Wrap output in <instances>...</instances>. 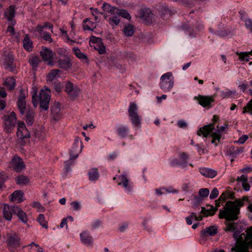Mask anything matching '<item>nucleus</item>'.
I'll return each instance as SVG.
<instances>
[{
  "mask_svg": "<svg viewBox=\"0 0 252 252\" xmlns=\"http://www.w3.org/2000/svg\"><path fill=\"white\" fill-rule=\"evenodd\" d=\"M15 181L17 184L22 185H25L29 182V178L27 176L24 175H21L16 177L15 178Z\"/></svg>",
  "mask_w": 252,
  "mask_h": 252,
  "instance_id": "40",
  "label": "nucleus"
},
{
  "mask_svg": "<svg viewBox=\"0 0 252 252\" xmlns=\"http://www.w3.org/2000/svg\"><path fill=\"white\" fill-rule=\"evenodd\" d=\"M54 89L55 91L59 93L62 92L63 89V86L59 81H56L54 83Z\"/></svg>",
  "mask_w": 252,
  "mask_h": 252,
  "instance_id": "54",
  "label": "nucleus"
},
{
  "mask_svg": "<svg viewBox=\"0 0 252 252\" xmlns=\"http://www.w3.org/2000/svg\"><path fill=\"white\" fill-rule=\"evenodd\" d=\"M117 15L119 16H120L127 20H130L131 18L130 14L128 13V12L126 10L124 9H119Z\"/></svg>",
  "mask_w": 252,
  "mask_h": 252,
  "instance_id": "46",
  "label": "nucleus"
},
{
  "mask_svg": "<svg viewBox=\"0 0 252 252\" xmlns=\"http://www.w3.org/2000/svg\"><path fill=\"white\" fill-rule=\"evenodd\" d=\"M61 71L57 69H54L50 71L47 76L46 80L48 82H52L57 77H59V73Z\"/></svg>",
  "mask_w": 252,
  "mask_h": 252,
  "instance_id": "32",
  "label": "nucleus"
},
{
  "mask_svg": "<svg viewBox=\"0 0 252 252\" xmlns=\"http://www.w3.org/2000/svg\"><path fill=\"white\" fill-rule=\"evenodd\" d=\"M27 94L23 89L20 90V94L18 98L17 106L21 114L24 115L26 113V110L29 108L26 106V102L25 98Z\"/></svg>",
  "mask_w": 252,
  "mask_h": 252,
  "instance_id": "11",
  "label": "nucleus"
},
{
  "mask_svg": "<svg viewBox=\"0 0 252 252\" xmlns=\"http://www.w3.org/2000/svg\"><path fill=\"white\" fill-rule=\"evenodd\" d=\"M48 27L50 29H52L53 28V26L52 24L49 22H45L44 23L43 26L40 25H37L35 27V31L38 32H41L43 31V30L45 28Z\"/></svg>",
  "mask_w": 252,
  "mask_h": 252,
  "instance_id": "42",
  "label": "nucleus"
},
{
  "mask_svg": "<svg viewBox=\"0 0 252 252\" xmlns=\"http://www.w3.org/2000/svg\"><path fill=\"white\" fill-rule=\"evenodd\" d=\"M199 195L202 198L203 197H206L208 196L209 194V190L207 188L201 189L199 190Z\"/></svg>",
  "mask_w": 252,
  "mask_h": 252,
  "instance_id": "52",
  "label": "nucleus"
},
{
  "mask_svg": "<svg viewBox=\"0 0 252 252\" xmlns=\"http://www.w3.org/2000/svg\"><path fill=\"white\" fill-rule=\"evenodd\" d=\"M3 120V130L7 134L11 133L16 124V117L14 112L10 113L9 115H4L2 117Z\"/></svg>",
  "mask_w": 252,
  "mask_h": 252,
  "instance_id": "3",
  "label": "nucleus"
},
{
  "mask_svg": "<svg viewBox=\"0 0 252 252\" xmlns=\"http://www.w3.org/2000/svg\"><path fill=\"white\" fill-rule=\"evenodd\" d=\"M233 196V194L228 191L223 192L219 197V200H221L223 201L227 198H231Z\"/></svg>",
  "mask_w": 252,
  "mask_h": 252,
  "instance_id": "45",
  "label": "nucleus"
},
{
  "mask_svg": "<svg viewBox=\"0 0 252 252\" xmlns=\"http://www.w3.org/2000/svg\"><path fill=\"white\" fill-rule=\"evenodd\" d=\"M73 51L77 58L82 61H84L86 63H89V60L86 55L82 53L78 48L74 47L73 49Z\"/></svg>",
  "mask_w": 252,
  "mask_h": 252,
  "instance_id": "29",
  "label": "nucleus"
},
{
  "mask_svg": "<svg viewBox=\"0 0 252 252\" xmlns=\"http://www.w3.org/2000/svg\"><path fill=\"white\" fill-rule=\"evenodd\" d=\"M218 120L219 117L216 115H214L213 119V123L209 125H205L200 128L199 129L197 130V135L199 136H203L204 137H207L208 135L215 129V123L217 122Z\"/></svg>",
  "mask_w": 252,
  "mask_h": 252,
  "instance_id": "9",
  "label": "nucleus"
},
{
  "mask_svg": "<svg viewBox=\"0 0 252 252\" xmlns=\"http://www.w3.org/2000/svg\"><path fill=\"white\" fill-rule=\"evenodd\" d=\"M101 224L100 220H96L92 222L91 224L92 229H95L98 228Z\"/></svg>",
  "mask_w": 252,
  "mask_h": 252,
  "instance_id": "57",
  "label": "nucleus"
},
{
  "mask_svg": "<svg viewBox=\"0 0 252 252\" xmlns=\"http://www.w3.org/2000/svg\"><path fill=\"white\" fill-rule=\"evenodd\" d=\"M11 167L15 172H19L25 168V164L22 159L18 156H14L10 162Z\"/></svg>",
  "mask_w": 252,
  "mask_h": 252,
  "instance_id": "14",
  "label": "nucleus"
},
{
  "mask_svg": "<svg viewBox=\"0 0 252 252\" xmlns=\"http://www.w3.org/2000/svg\"><path fill=\"white\" fill-rule=\"evenodd\" d=\"M63 37L65 39V42L70 45H73L74 43H79V42L77 41L75 39H71L68 35L67 32H65V34Z\"/></svg>",
  "mask_w": 252,
  "mask_h": 252,
  "instance_id": "51",
  "label": "nucleus"
},
{
  "mask_svg": "<svg viewBox=\"0 0 252 252\" xmlns=\"http://www.w3.org/2000/svg\"><path fill=\"white\" fill-rule=\"evenodd\" d=\"M30 135V132L26 128L25 123L23 122H19L17 131L18 143L21 145H24L26 143L25 140L28 138Z\"/></svg>",
  "mask_w": 252,
  "mask_h": 252,
  "instance_id": "5",
  "label": "nucleus"
},
{
  "mask_svg": "<svg viewBox=\"0 0 252 252\" xmlns=\"http://www.w3.org/2000/svg\"><path fill=\"white\" fill-rule=\"evenodd\" d=\"M193 206L196 207L199 205L203 200V198L200 196L193 195Z\"/></svg>",
  "mask_w": 252,
  "mask_h": 252,
  "instance_id": "53",
  "label": "nucleus"
},
{
  "mask_svg": "<svg viewBox=\"0 0 252 252\" xmlns=\"http://www.w3.org/2000/svg\"><path fill=\"white\" fill-rule=\"evenodd\" d=\"M17 209V206H9L7 204H4L2 209L3 218L7 220H11L12 215L15 213V212L18 210Z\"/></svg>",
  "mask_w": 252,
  "mask_h": 252,
  "instance_id": "12",
  "label": "nucleus"
},
{
  "mask_svg": "<svg viewBox=\"0 0 252 252\" xmlns=\"http://www.w3.org/2000/svg\"><path fill=\"white\" fill-rule=\"evenodd\" d=\"M129 132L128 126L124 125L119 126L117 128V132L118 135L122 137H125L127 136Z\"/></svg>",
  "mask_w": 252,
  "mask_h": 252,
  "instance_id": "28",
  "label": "nucleus"
},
{
  "mask_svg": "<svg viewBox=\"0 0 252 252\" xmlns=\"http://www.w3.org/2000/svg\"><path fill=\"white\" fill-rule=\"evenodd\" d=\"M23 47L26 50L28 51H31L32 50L33 48L32 42L31 40L29 34H26L24 37L23 40Z\"/></svg>",
  "mask_w": 252,
  "mask_h": 252,
  "instance_id": "26",
  "label": "nucleus"
},
{
  "mask_svg": "<svg viewBox=\"0 0 252 252\" xmlns=\"http://www.w3.org/2000/svg\"><path fill=\"white\" fill-rule=\"evenodd\" d=\"M18 210L15 212L19 219L24 223H26L28 221L27 214L18 207Z\"/></svg>",
  "mask_w": 252,
  "mask_h": 252,
  "instance_id": "37",
  "label": "nucleus"
},
{
  "mask_svg": "<svg viewBox=\"0 0 252 252\" xmlns=\"http://www.w3.org/2000/svg\"><path fill=\"white\" fill-rule=\"evenodd\" d=\"M199 172L203 176L213 178L217 175V171L207 167H201L199 169Z\"/></svg>",
  "mask_w": 252,
  "mask_h": 252,
  "instance_id": "20",
  "label": "nucleus"
},
{
  "mask_svg": "<svg viewBox=\"0 0 252 252\" xmlns=\"http://www.w3.org/2000/svg\"><path fill=\"white\" fill-rule=\"evenodd\" d=\"M96 27L95 23L90 21L89 19H85L83 23V28L85 31H93Z\"/></svg>",
  "mask_w": 252,
  "mask_h": 252,
  "instance_id": "27",
  "label": "nucleus"
},
{
  "mask_svg": "<svg viewBox=\"0 0 252 252\" xmlns=\"http://www.w3.org/2000/svg\"><path fill=\"white\" fill-rule=\"evenodd\" d=\"M208 206L210 207V208L207 209L208 210V213H207V216L214 215L217 211V208H215L212 205H209Z\"/></svg>",
  "mask_w": 252,
  "mask_h": 252,
  "instance_id": "59",
  "label": "nucleus"
},
{
  "mask_svg": "<svg viewBox=\"0 0 252 252\" xmlns=\"http://www.w3.org/2000/svg\"><path fill=\"white\" fill-rule=\"evenodd\" d=\"M228 221L225 222L226 227L223 228L225 232H233L237 229L236 223L234 222H229Z\"/></svg>",
  "mask_w": 252,
  "mask_h": 252,
  "instance_id": "39",
  "label": "nucleus"
},
{
  "mask_svg": "<svg viewBox=\"0 0 252 252\" xmlns=\"http://www.w3.org/2000/svg\"><path fill=\"white\" fill-rule=\"evenodd\" d=\"M218 229L216 226H210L206 227L205 229L201 231V234L204 237H206L208 235L214 236L217 233Z\"/></svg>",
  "mask_w": 252,
  "mask_h": 252,
  "instance_id": "23",
  "label": "nucleus"
},
{
  "mask_svg": "<svg viewBox=\"0 0 252 252\" xmlns=\"http://www.w3.org/2000/svg\"><path fill=\"white\" fill-rule=\"evenodd\" d=\"M65 92L71 100H74L78 96L80 90L77 85L67 81L65 85Z\"/></svg>",
  "mask_w": 252,
  "mask_h": 252,
  "instance_id": "7",
  "label": "nucleus"
},
{
  "mask_svg": "<svg viewBox=\"0 0 252 252\" xmlns=\"http://www.w3.org/2000/svg\"><path fill=\"white\" fill-rule=\"evenodd\" d=\"M123 31L126 36H131L134 33V27L130 24L126 25L123 29Z\"/></svg>",
  "mask_w": 252,
  "mask_h": 252,
  "instance_id": "38",
  "label": "nucleus"
},
{
  "mask_svg": "<svg viewBox=\"0 0 252 252\" xmlns=\"http://www.w3.org/2000/svg\"><path fill=\"white\" fill-rule=\"evenodd\" d=\"M30 246L31 249L34 251L37 252H43V249L33 242L30 244Z\"/></svg>",
  "mask_w": 252,
  "mask_h": 252,
  "instance_id": "56",
  "label": "nucleus"
},
{
  "mask_svg": "<svg viewBox=\"0 0 252 252\" xmlns=\"http://www.w3.org/2000/svg\"><path fill=\"white\" fill-rule=\"evenodd\" d=\"M26 120L27 124L29 126H32L34 121V113L33 111L29 108L26 110Z\"/></svg>",
  "mask_w": 252,
  "mask_h": 252,
  "instance_id": "24",
  "label": "nucleus"
},
{
  "mask_svg": "<svg viewBox=\"0 0 252 252\" xmlns=\"http://www.w3.org/2000/svg\"><path fill=\"white\" fill-rule=\"evenodd\" d=\"M248 197L244 196L242 199L234 201H227L223 210H220L219 217L225 219L226 221L236 220L239 218L240 207L244 205V201H248Z\"/></svg>",
  "mask_w": 252,
  "mask_h": 252,
  "instance_id": "1",
  "label": "nucleus"
},
{
  "mask_svg": "<svg viewBox=\"0 0 252 252\" xmlns=\"http://www.w3.org/2000/svg\"><path fill=\"white\" fill-rule=\"evenodd\" d=\"M38 221L43 227L48 228L47 222L45 220L44 216L43 214H40L37 219Z\"/></svg>",
  "mask_w": 252,
  "mask_h": 252,
  "instance_id": "47",
  "label": "nucleus"
},
{
  "mask_svg": "<svg viewBox=\"0 0 252 252\" xmlns=\"http://www.w3.org/2000/svg\"><path fill=\"white\" fill-rule=\"evenodd\" d=\"M41 62L39 58L36 56H31L29 59L30 64L34 69L36 68Z\"/></svg>",
  "mask_w": 252,
  "mask_h": 252,
  "instance_id": "36",
  "label": "nucleus"
},
{
  "mask_svg": "<svg viewBox=\"0 0 252 252\" xmlns=\"http://www.w3.org/2000/svg\"><path fill=\"white\" fill-rule=\"evenodd\" d=\"M89 180L92 181H95L99 178V173L97 168L91 169L89 173Z\"/></svg>",
  "mask_w": 252,
  "mask_h": 252,
  "instance_id": "35",
  "label": "nucleus"
},
{
  "mask_svg": "<svg viewBox=\"0 0 252 252\" xmlns=\"http://www.w3.org/2000/svg\"><path fill=\"white\" fill-rule=\"evenodd\" d=\"M94 48L98 51L100 54H103L105 53V47L102 42L98 43V44H96V46H94Z\"/></svg>",
  "mask_w": 252,
  "mask_h": 252,
  "instance_id": "50",
  "label": "nucleus"
},
{
  "mask_svg": "<svg viewBox=\"0 0 252 252\" xmlns=\"http://www.w3.org/2000/svg\"><path fill=\"white\" fill-rule=\"evenodd\" d=\"M247 112H249L252 115V99L248 102L246 106L243 108L242 113L245 114Z\"/></svg>",
  "mask_w": 252,
  "mask_h": 252,
  "instance_id": "48",
  "label": "nucleus"
},
{
  "mask_svg": "<svg viewBox=\"0 0 252 252\" xmlns=\"http://www.w3.org/2000/svg\"><path fill=\"white\" fill-rule=\"evenodd\" d=\"M246 240L242 241L237 239L235 246L231 248V251L235 252H249L250 247L252 248V226L249 227L246 231Z\"/></svg>",
  "mask_w": 252,
  "mask_h": 252,
  "instance_id": "2",
  "label": "nucleus"
},
{
  "mask_svg": "<svg viewBox=\"0 0 252 252\" xmlns=\"http://www.w3.org/2000/svg\"><path fill=\"white\" fill-rule=\"evenodd\" d=\"M245 26L251 32H252V20L248 19L245 21Z\"/></svg>",
  "mask_w": 252,
  "mask_h": 252,
  "instance_id": "62",
  "label": "nucleus"
},
{
  "mask_svg": "<svg viewBox=\"0 0 252 252\" xmlns=\"http://www.w3.org/2000/svg\"><path fill=\"white\" fill-rule=\"evenodd\" d=\"M174 84L171 72H167L160 77V87L164 92L170 91Z\"/></svg>",
  "mask_w": 252,
  "mask_h": 252,
  "instance_id": "4",
  "label": "nucleus"
},
{
  "mask_svg": "<svg viewBox=\"0 0 252 252\" xmlns=\"http://www.w3.org/2000/svg\"><path fill=\"white\" fill-rule=\"evenodd\" d=\"M180 161L182 163L183 167H185L187 166V160L189 158V155L187 153L182 152L179 154Z\"/></svg>",
  "mask_w": 252,
  "mask_h": 252,
  "instance_id": "41",
  "label": "nucleus"
},
{
  "mask_svg": "<svg viewBox=\"0 0 252 252\" xmlns=\"http://www.w3.org/2000/svg\"><path fill=\"white\" fill-rule=\"evenodd\" d=\"M16 80L13 77H8L5 79L3 85L6 87L9 91H12L15 89L16 87Z\"/></svg>",
  "mask_w": 252,
  "mask_h": 252,
  "instance_id": "25",
  "label": "nucleus"
},
{
  "mask_svg": "<svg viewBox=\"0 0 252 252\" xmlns=\"http://www.w3.org/2000/svg\"><path fill=\"white\" fill-rule=\"evenodd\" d=\"M7 32L10 33L11 35H14L15 34V31L13 27V25L10 23V25H9L7 29Z\"/></svg>",
  "mask_w": 252,
  "mask_h": 252,
  "instance_id": "64",
  "label": "nucleus"
},
{
  "mask_svg": "<svg viewBox=\"0 0 252 252\" xmlns=\"http://www.w3.org/2000/svg\"><path fill=\"white\" fill-rule=\"evenodd\" d=\"M71 205L73 210L77 211L80 209V205L78 202L74 201L71 203Z\"/></svg>",
  "mask_w": 252,
  "mask_h": 252,
  "instance_id": "63",
  "label": "nucleus"
},
{
  "mask_svg": "<svg viewBox=\"0 0 252 252\" xmlns=\"http://www.w3.org/2000/svg\"><path fill=\"white\" fill-rule=\"evenodd\" d=\"M4 65L5 68L10 71H12L15 67L14 63V57L9 54L6 55L4 57Z\"/></svg>",
  "mask_w": 252,
  "mask_h": 252,
  "instance_id": "19",
  "label": "nucleus"
},
{
  "mask_svg": "<svg viewBox=\"0 0 252 252\" xmlns=\"http://www.w3.org/2000/svg\"><path fill=\"white\" fill-rule=\"evenodd\" d=\"M51 114L55 120H58L60 117L61 105L59 103L56 102L51 107Z\"/></svg>",
  "mask_w": 252,
  "mask_h": 252,
  "instance_id": "22",
  "label": "nucleus"
},
{
  "mask_svg": "<svg viewBox=\"0 0 252 252\" xmlns=\"http://www.w3.org/2000/svg\"><path fill=\"white\" fill-rule=\"evenodd\" d=\"M171 165L173 167L177 166V165H181L183 167L182 163L181 162V161L178 160L177 158H174L171 160Z\"/></svg>",
  "mask_w": 252,
  "mask_h": 252,
  "instance_id": "61",
  "label": "nucleus"
},
{
  "mask_svg": "<svg viewBox=\"0 0 252 252\" xmlns=\"http://www.w3.org/2000/svg\"><path fill=\"white\" fill-rule=\"evenodd\" d=\"M15 6L12 5L7 8L4 12L5 17L8 21L11 23L12 25H14L16 24V21L14 19L15 14Z\"/></svg>",
  "mask_w": 252,
  "mask_h": 252,
  "instance_id": "18",
  "label": "nucleus"
},
{
  "mask_svg": "<svg viewBox=\"0 0 252 252\" xmlns=\"http://www.w3.org/2000/svg\"><path fill=\"white\" fill-rule=\"evenodd\" d=\"M212 136L213 137V140H212V143H214L216 140L220 141L221 138V134L219 133V132H212Z\"/></svg>",
  "mask_w": 252,
  "mask_h": 252,
  "instance_id": "58",
  "label": "nucleus"
},
{
  "mask_svg": "<svg viewBox=\"0 0 252 252\" xmlns=\"http://www.w3.org/2000/svg\"><path fill=\"white\" fill-rule=\"evenodd\" d=\"M120 179L122 181V182L119 183L118 184V185L122 184L123 187L126 189L127 191H130L131 190L132 187L129 184L128 180L127 179V178L126 177V176L124 175L120 176Z\"/></svg>",
  "mask_w": 252,
  "mask_h": 252,
  "instance_id": "33",
  "label": "nucleus"
},
{
  "mask_svg": "<svg viewBox=\"0 0 252 252\" xmlns=\"http://www.w3.org/2000/svg\"><path fill=\"white\" fill-rule=\"evenodd\" d=\"M249 55L248 52H241L239 54V59L242 61H245L246 62L249 61Z\"/></svg>",
  "mask_w": 252,
  "mask_h": 252,
  "instance_id": "55",
  "label": "nucleus"
},
{
  "mask_svg": "<svg viewBox=\"0 0 252 252\" xmlns=\"http://www.w3.org/2000/svg\"><path fill=\"white\" fill-rule=\"evenodd\" d=\"M132 124L137 128H140L141 126V116L138 115L129 116Z\"/></svg>",
  "mask_w": 252,
  "mask_h": 252,
  "instance_id": "31",
  "label": "nucleus"
},
{
  "mask_svg": "<svg viewBox=\"0 0 252 252\" xmlns=\"http://www.w3.org/2000/svg\"><path fill=\"white\" fill-rule=\"evenodd\" d=\"M58 64L60 68L66 70L70 68L72 66L70 59L69 57L66 55H62L59 57Z\"/></svg>",
  "mask_w": 252,
  "mask_h": 252,
  "instance_id": "16",
  "label": "nucleus"
},
{
  "mask_svg": "<svg viewBox=\"0 0 252 252\" xmlns=\"http://www.w3.org/2000/svg\"><path fill=\"white\" fill-rule=\"evenodd\" d=\"M51 98L50 90L47 88L41 90L39 94L40 106L45 110L49 108V104Z\"/></svg>",
  "mask_w": 252,
  "mask_h": 252,
  "instance_id": "6",
  "label": "nucleus"
},
{
  "mask_svg": "<svg viewBox=\"0 0 252 252\" xmlns=\"http://www.w3.org/2000/svg\"><path fill=\"white\" fill-rule=\"evenodd\" d=\"M105 18L112 26H117L120 22V19L119 17V16L117 15H113L109 16H105Z\"/></svg>",
  "mask_w": 252,
  "mask_h": 252,
  "instance_id": "30",
  "label": "nucleus"
},
{
  "mask_svg": "<svg viewBox=\"0 0 252 252\" xmlns=\"http://www.w3.org/2000/svg\"><path fill=\"white\" fill-rule=\"evenodd\" d=\"M7 179V176L3 172H1V175L0 177V189H3L5 187L4 186V183Z\"/></svg>",
  "mask_w": 252,
  "mask_h": 252,
  "instance_id": "49",
  "label": "nucleus"
},
{
  "mask_svg": "<svg viewBox=\"0 0 252 252\" xmlns=\"http://www.w3.org/2000/svg\"><path fill=\"white\" fill-rule=\"evenodd\" d=\"M153 13L149 9L142 10L141 16L143 19L151 20L152 18Z\"/></svg>",
  "mask_w": 252,
  "mask_h": 252,
  "instance_id": "43",
  "label": "nucleus"
},
{
  "mask_svg": "<svg viewBox=\"0 0 252 252\" xmlns=\"http://www.w3.org/2000/svg\"><path fill=\"white\" fill-rule=\"evenodd\" d=\"M41 37L45 41L51 43L53 41L52 38H51V34L46 32H38Z\"/></svg>",
  "mask_w": 252,
  "mask_h": 252,
  "instance_id": "44",
  "label": "nucleus"
},
{
  "mask_svg": "<svg viewBox=\"0 0 252 252\" xmlns=\"http://www.w3.org/2000/svg\"><path fill=\"white\" fill-rule=\"evenodd\" d=\"M81 241L83 244L88 247H92L94 244L93 237L88 231H84L80 235Z\"/></svg>",
  "mask_w": 252,
  "mask_h": 252,
  "instance_id": "17",
  "label": "nucleus"
},
{
  "mask_svg": "<svg viewBox=\"0 0 252 252\" xmlns=\"http://www.w3.org/2000/svg\"><path fill=\"white\" fill-rule=\"evenodd\" d=\"M138 106L135 102L130 103L128 109L129 116L138 115Z\"/></svg>",
  "mask_w": 252,
  "mask_h": 252,
  "instance_id": "34",
  "label": "nucleus"
},
{
  "mask_svg": "<svg viewBox=\"0 0 252 252\" xmlns=\"http://www.w3.org/2000/svg\"><path fill=\"white\" fill-rule=\"evenodd\" d=\"M194 99L198 101L199 104L204 107H211V104L214 102L212 96L201 95L199 94L194 97Z\"/></svg>",
  "mask_w": 252,
  "mask_h": 252,
  "instance_id": "15",
  "label": "nucleus"
},
{
  "mask_svg": "<svg viewBox=\"0 0 252 252\" xmlns=\"http://www.w3.org/2000/svg\"><path fill=\"white\" fill-rule=\"evenodd\" d=\"M83 149V144L78 137L75 138L72 149L70 151V159L77 158Z\"/></svg>",
  "mask_w": 252,
  "mask_h": 252,
  "instance_id": "8",
  "label": "nucleus"
},
{
  "mask_svg": "<svg viewBox=\"0 0 252 252\" xmlns=\"http://www.w3.org/2000/svg\"><path fill=\"white\" fill-rule=\"evenodd\" d=\"M40 54L43 60L47 62L48 65H52L53 64V59L54 53L51 49L42 47Z\"/></svg>",
  "mask_w": 252,
  "mask_h": 252,
  "instance_id": "13",
  "label": "nucleus"
},
{
  "mask_svg": "<svg viewBox=\"0 0 252 252\" xmlns=\"http://www.w3.org/2000/svg\"><path fill=\"white\" fill-rule=\"evenodd\" d=\"M6 242L10 248H17L20 247V238L18 235L13 231L6 234Z\"/></svg>",
  "mask_w": 252,
  "mask_h": 252,
  "instance_id": "10",
  "label": "nucleus"
},
{
  "mask_svg": "<svg viewBox=\"0 0 252 252\" xmlns=\"http://www.w3.org/2000/svg\"><path fill=\"white\" fill-rule=\"evenodd\" d=\"M24 193L21 190H16L11 194L10 200L16 203H20L24 200Z\"/></svg>",
  "mask_w": 252,
  "mask_h": 252,
  "instance_id": "21",
  "label": "nucleus"
},
{
  "mask_svg": "<svg viewBox=\"0 0 252 252\" xmlns=\"http://www.w3.org/2000/svg\"><path fill=\"white\" fill-rule=\"evenodd\" d=\"M219 195V191L217 188H214L211 191L210 195V199L216 198Z\"/></svg>",
  "mask_w": 252,
  "mask_h": 252,
  "instance_id": "60",
  "label": "nucleus"
}]
</instances>
